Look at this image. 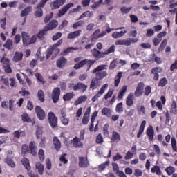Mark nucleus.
I'll return each mask as SVG.
<instances>
[{"label":"nucleus","mask_w":177,"mask_h":177,"mask_svg":"<svg viewBox=\"0 0 177 177\" xmlns=\"http://www.w3.org/2000/svg\"><path fill=\"white\" fill-rule=\"evenodd\" d=\"M106 67H107V65L106 64L100 65L93 71V74H96V77L95 79L92 80L90 85V89H93V88L97 85V81H100V80H103V78L109 75L107 71H103L107 70V68Z\"/></svg>","instance_id":"nucleus-1"},{"label":"nucleus","mask_w":177,"mask_h":177,"mask_svg":"<svg viewBox=\"0 0 177 177\" xmlns=\"http://www.w3.org/2000/svg\"><path fill=\"white\" fill-rule=\"evenodd\" d=\"M21 38L24 46H30V45H32V44L37 42V35H34L30 37L28 32L24 31L21 32Z\"/></svg>","instance_id":"nucleus-2"},{"label":"nucleus","mask_w":177,"mask_h":177,"mask_svg":"<svg viewBox=\"0 0 177 177\" xmlns=\"http://www.w3.org/2000/svg\"><path fill=\"white\" fill-rule=\"evenodd\" d=\"M22 153H29L32 156H37V146L35 142H31L29 145V148L27 145L22 146Z\"/></svg>","instance_id":"nucleus-3"},{"label":"nucleus","mask_w":177,"mask_h":177,"mask_svg":"<svg viewBox=\"0 0 177 177\" xmlns=\"http://www.w3.org/2000/svg\"><path fill=\"white\" fill-rule=\"evenodd\" d=\"M138 41L139 39H119L115 41V45H125L126 46H131V44H136Z\"/></svg>","instance_id":"nucleus-4"},{"label":"nucleus","mask_w":177,"mask_h":177,"mask_svg":"<svg viewBox=\"0 0 177 177\" xmlns=\"http://www.w3.org/2000/svg\"><path fill=\"white\" fill-rule=\"evenodd\" d=\"M48 121L52 128H56V127H57V118L53 112L48 113Z\"/></svg>","instance_id":"nucleus-5"},{"label":"nucleus","mask_w":177,"mask_h":177,"mask_svg":"<svg viewBox=\"0 0 177 177\" xmlns=\"http://www.w3.org/2000/svg\"><path fill=\"white\" fill-rule=\"evenodd\" d=\"M74 6V3H69L64 6L61 10H59L58 16L60 17L62 16H64V15H66L70 8H73Z\"/></svg>","instance_id":"nucleus-6"},{"label":"nucleus","mask_w":177,"mask_h":177,"mask_svg":"<svg viewBox=\"0 0 177 177\" xmlns=\"http://www.w3.org/2000/svg\"><path fill=\"white\" fill-rule=\"evenodd\" d=\"M35 111L39 120H45L46 118L45 111H44V109H42L41 106H36Z\"/></svg>","instance_id":"nucleus-7"},{"label":"nucleus","mask_w":177,"mask_h":177,"mask_svg":"<svg viewBox=\"0 0 177 177\" xmlns=\"http://www.w3.org/2000/svg\"><path fill=\"white\" fill-rule=\"evenodd\" d=\"M58 22L56 20H51L48 24H47L45 26V30L46 31H50V30H54V28H56L58 25Z\"/></svg>","instance_id":"nucleus-8"},{"label":"nucleus","mask_w":177,"mask_h":177,"mask_svg":"<svg viewBox=\"0 0 177 177\" xmlns=\"http://www.w3.org/2000/svg\"><path fill=\"white\" fill-rule=\"evenodd\" d=\"M91 53L93 57H95L96 59H102L104 57V52H102L96 48L91 50Z\"/></svg>","instance_id":"nucleus-9"},{"label":"nucleus","mask_w":177,"mask_h":177,"mask_svg":"<svg viewBox=\"0 0 177 177\" xmlns=\"http://www.w3.org/2000/svg\"><path fill=\"white\" fill-rule=\"evenodd\" d=\"M66 64H67V59L64 57H60L57 60V67H58V68H63Z\"/></svg>","instance_id":"nucleus-10"},{"label":"nucleus","mask_w":177,"mask_h":177,"mask_svg":"<svg viewBox=\"0 0 177 177\" xmlns=\"http://www.w3.org/2000/svg\"><path fill=\"white\" fill-rule=\"evenodd\" d=\"M59 97H60V90L59 89L53 90L52 93V100L53 103H57V102H59Z\"/></svg>","instance_id":"nucleus-11"},{"label":"nucleus","mask_w":177,"mask_h":177,"mask_svg":"<svg viewBox=\"0 0 177 177\" xmlns=\"http://www.w3.org/2000/svg\"><path fill=\"white\" fill-rule=\"evenodd\" d=\"M64 5V0H55L53 3H51V7L53 10L55 9H59L60 6H63Z\"/></svg>","instance_id":"nucleus-12"},{"label":"nucleus","mask_w":177,"mask_h":177,"mask_svg":"<svg viewBox=\"0 0 177 177\" xmlns=\"http://www.w3.org/2000/svg\"><path fill=\"white\" fill-rule=\"evenodd\" d=\"M81 32H82V30H78L75 32H72L68 33V39H75V38H77V37H80L81 35Z\"/></svg>","instance_id":"nucleus-13"},{"label":"nucleus","mask_w":177,"mask_h":177,"mask_svg":"<svg viewBox=\"0 0 177 177\" xmlns=\"http://www.w3.org/2000/svg\"><path fill=\"white\" fill-rule=\"evenodd\" d=\"M46 34H48V30H46L44 28L43 30H39L38 34L36 35V41L37 38L40 39V41H43V39H45V35H46Z\"/></svg>","instance_id":"nucleus-14"},{"label":"nucleus","mask_w":177,"mask_h":177,"mask_svg":"<svg viewBox=\"0 0 177 177\" xmlns=\"http://www.w3.org/2000/svg\"><path fill=\"white\" fill-rule=\"evenodd\" d=\"M88 163L86 158L84 157H79V167L81 168H86L88 167Z\"/></svg>","instance_id":"nucleus-15"},{"label":"nucleus","mask_w":177,"mask_h":177,"mask_svg":"<svg viewBox=\"0 0 177 177\" xmlns=\"http://www.w3.org/2000/svg\"><path fill=\"white\" fill-rule=\"evenodd\" d=\"M127 32V30H121L120 32H115L112 34V37L117 39L118 38H121V37H124Z\"/></svg>","instance_id":"nucleus-16"},{"label":"nucleus","mask_w":177,"mask_h":177,"mask_svg":"<svg viewBox=\"0 0 177 177\" xmlns=\"http://www.w3.org/2000/svg\"><path fill=\"white\" fill-rule=\"evenodd\" d=\"M3 47L8 49V50H12L13 49V40L8 39L3 44Z\"/></svg>","instance_id":"nucleus-17"},{"label":"nucleus","mask_w":177,"mask_h":177,"mask_svg":"<svg viewBox=\"0 0 177 177\" xmlns=\"http://www.w3.org/2000/svg\"><path fill=\"white\" fill-rule=\"evenodd\" d=\"M23 59V53L21 52H15L14 57H13V62H20V60H22Z\"/></svg>","instance_id":"nucleus-18"},{"label":"nucleus","mask_w":177,"mask_h":177,"mask_svg":"<svg viewBox=\"0 0 177 177\" xmlns=\"http://www.w3.org/2000/svg\"><path fill=\"white\" fill-rule=\"evenodd\" d=\"M31 10H32V6H28L25 8L24 10L21 12V17H24L26 16H28L30 15Z\"/></svg>","instance_id":"nucleus-19"},{"label":"nucleus","mask_w":177,"mask_h":177,"mask_svg":"<svg viewBox=\"0 0 177 177\" xmlns=\"http://www.w3.org/2000/svg\"><path fill=\"white\" fill-rule=\"evenodd\" d=\"M53 145L55 146V149L56 150L59 151L60 150V147H62V143L60 142V140L57 138V137L53 138Z\"/></svg>","instance_id":"nucleus-20"},{"label":"nucleus","mask_w":177,"mask_h":177,"mask_svg":"<svg viewBox=\"0 0 177 177\" xmlns=\"http://www.w3.org/2000/svg\"><path fill=\"white\" fill-rule=\"evenodd\" d=\"M147 135L149 136L150 140H153V139H154V129H153L152 126L147 128Z\"/></svg>","instance_id":"nucleus-21"},{"label":"nucleus","mask_w":177,"mask_h":177,"mask_svg":"<svg viewBox=\"0 0 177 177\" xmlns=\"http://www.w3.org/2000/svg\"><path fill=\"white\" fill-rule=\"evenodd\" d=\"M35 167H36V169H37V171L40 175H42L44 174V169L45 168L44 165H42L39 162H37L35 163Z\"/></svg>","instance_id":"nucleus-22"},{"label":"nucleus","mask_w":177,"mask_h":177,"mask_svg":"<svg viewBox=\"0 0 177 177\" xmlns=\"http://www.w3.org/2000/svg\"><path fill=\"white\" fill-rule=\"evenodd\" d=\"M86 63H88V59H86L82 60L79 63L75 64L74 69L79 70V68H81V67H84L85 64H86Z\"/></svg>","instance_id":"nucleus-23"},{"label":"nucleus","mask_w":177,"mask_h":177,"mask_svg":"<svg viewBox=\"0 0 177 177\" xmlns=\"http://www.w3.org/2000/svg\"><path fill=\"white\" fill-rule=\"evenodd\" d=\"M127 106H133V93H130L126 100Z\"/></svg>","instance_id":"nucleus-24"},{"label":"nucleus","mask_w":177,"mask_h":177,"mask_svg":"<svg viewBox=\"0 0 177 177\" xmlns=\"http://www.w3.org/2000/svg\"><path fill=\"white\" fill-rule=\"evenodd\" d=\"M100 38V29H97L93 33V37L91 38V42H95L96 39H99Z\"/></svg>","instance_id":"nucleus-25"},{"label":"nucleus","mask_w":177,"mask_h":177,"mask_svg":"<svg viewBox=\"0 0 177 177\" xmlns=\"http://www.w3.org/2000/svg\"><path fill=\"white\" fill-rule=\"evenodd\" d=\"M86 99H88V97H86V95H82L79 97L78 99L75 102V106H78V104H81V103L86 102Z\"/></svg>","instance_id":"nucleus-26"},{"label":"nucleus","mask_w":177,"mask_h":177,"mask_svg":"<svg viewBox=\"0 0 177 177\" xmlns=\"http://www.w3.org/2000/svg\"><path fill=\"white\" fill-rule=\"evenodd\" d=\"M73 147H81L82 146V142L80 141V139L77 137H75L72 140Z\"/></svg>","instance_id":"nucleus-27"},{"label":"nucleus","mask_w":177,"mask_h":177,"mask_svg":"<svg viewBox=\"0 0 177 177\" xmlns=\"http://www.w3.org/2000/svg\"><path fill=\"white\" fill-rule=\"evenodd\" d=\"M111 109L104 107L102 110V115H106V117H111Z\"/></svg>","instance_id":"nucleus-28"},{"label":"nucleus","mask_w":177,"mask_h":177,"mask_svg":"<svg viewBox=\"0 0 177 177\" xmlns=\"http://www.w3.org/2000/svg\"><path fill=\"white\" fill-rule=\"evenodd\" d=\"M111 140H113V142H120V140H121V137L120 136V134L116 131H113L112 133Z\"/></svg>","instance_id":"nucleus-29"},{"label":"nucleus","mask_w":177,"mask_h":177,"mask_svg":"<svg viewBox=\"0 0 177 177\" xmlns=\"http://www.w3.org/2000/svg\"><path fill=\"white\" fill-rule=\"evenodd\" d=\"M38 99L41 102L44 103L45 102V93L44 91L39 90L37 93Z\"/></svg>","instance_id":"nucleus-30"},{"label":"nucleus","mask_w":177,"mask_h":177,"mask_svg":"<svg viewBox=\"0 0 177 177\" xmlns=\"http://www.w3.org/2000/svg\"><path fill=\"white\" fill-rule=\"evenodd\" d=\"M22 164L24 167H25L26 169H27L28 171H30V169H31V167L30 166V160H28V159L24 158L22 160Z\"/></svg>","instance_id":"nucleus-31"},{"label":"nucleus","mask_w":177,"mask_h":177,"mask_svg":"<svg viewBox=\"0 0 177 177\" xmlns=\"http://www.w3.org/2000/svg\"><path fill=\"white\" fill-rule=\"evenodd\" d=\"M152 74H154L153 80L155 81H158V78L160 77V75H158V68H153L151 70Z\"/></svg>","instance_id":"nucleus-32"},{"label":"nucleus","mask_w":177,"mask_h":177,"mask_svg":"<svg viewBox=\"0 0 177 177\" xmlns=\"http://www.w3.org/2000/svg\"><path fill=\"white\" fill-rule=\"evenodd\" d=\"M168 40L167 39H163V41L160 43V45L158 48V52H162L164 49H165V46H167V44Z\"/></svg>","instance_id":"nucleus-33"},{"label":"nucleus","mask_w":177,"mask_h":177,"mask_svg":"<svg viewBox=\"0 0 177 177\" xmlns=\"http://www.w3.org/2000/svg\"><path fill=\"white\" fill-rule=\"evenodd\" d=\"M150 8L152 9V10H160V6H158L151 5L150 8L147 6H144L142 7V9H144V10H150Z\"/></svg>","instance_id":"nucleus-34"},{"label":"nucleus","mask_w":177,"mask_h":177,"mask_svg":"<svg viewBox=\"0 0 177 177\" xmlns=\"http://www.w3.org/2000/svg\"><path fill=\"white\" fill-rule=\"evenodd\" d=\"M5 162L12 168H15L16 166V165H15V162H13V160L9 157H7V158L5 159Z\"/></svg>","instance_id":"nucleus-35"},{"label":"nucleus","mask_w":177,"mask_h":177,"mask_svg":"<svg viewBox=\"0 0 177 177\" xmlns=\"http://www.w3.org/2000/svg\"><path fill=\"white\" fill-rule=\"evenodd\" d=\"M88 86L85 85L84 83L78 82L75 86H74L73 89H86Z\"/></svg>","instance_id":"nucleus-36"},{"label":"nucleus","mask_w":177,"mask_h":177,"mask_svg":"<svg viewBox=\"0 0 177 177\" xmlns=\"http://www.w3.org/2000/svg\"><path fill=\"white\" fill-rule=\"evenodd\" d=\"M22 118V121L24 122H32V120H31V118L27 114V113H24L21 115Z\"/></svg>","instance_id":"nucleus-37"},{"label":"nucleus","mask_w":177,"mask_h":177,"mask_svg":"<svg viewBox=\"0 0 177 177\" xmlns=\"http://www.w3.org/2000/svg\"><path fill=\"white\" fill-rule=\"evenodd\" d=\"M35 16H36V17H42V16H44V10H42V8L37 7V10L35 12Z\"/></svg>","instance_id":"nucleus-38"},{"label":"nucleus","mask_w":177,"mask_h":177,"mask_svg":"<svg viewBox=\"0 0 177 177\" xmlns=\"http://www.w3.org/2000/svg\"><path fill=\"white\" fill-rule=\"evenodd\" d=\"M103 93H104V91L103 89H101L98 91V93L96 94L94 97H93L92 98V102H96V100H97L99 99V97H100V96H102V95H103Z\"/></svg>","instance_id":"nucleus-39"},{"label":"nucleus","mask_w":177,"mask_h":177,"mask_svg":"<svg viewBox=\"0 0 177 177\" xmlns=\"http://www.w3.org/2000/svg\"><path fill=\"white\" fill-rule=\"evenodd\" d=\"M73 97H74V93H66L63 96V99L65 102L71 100V99H73Z\"/></svg>","instance_id":"nucleus-40"},{"label":"nucleus","mask_w":177,"mask_h":177,"mask_svg":"<svg viewBox=\"0 0 177 177\" xmlns=\"http://www.w3.org/2000/svg\"><path fill=\"white\" fill-rule=\"evenodd\" d=\"M115 52V46L112 45L111 47L108 48V50H105L104 52V55H110V53H114Z\"/></svg>","instance_id":"nucleus-41"},{"label":"nucleus","mask_w":177,"mask_h":177,"mask_svg":"<svg viewBox=\"0 0 177 177\" xmlns=\"http://www.w3.org/2000/svg\"><path fill=\"white\" fill-rule=\"evenodd\" d=\"M92 15L93 14H92L91 11H86L79 17L78 20H81V19H84V17H91Z\"/></svg>","instance_id":"nucleus-42"},{"label":"nucleus","mask_w":177,"mask_h":177,"mask_svg":"<svg viewBox=\"0 0 177 177\" xmlns=\"http://www.w3.org/2000/svg\"><path fill=\"white\" fill-rule=\"evenodd\" d=\"M167 84H168V80H167L166 77H163L160 80L158 83V86H161L162 88H164V86H165Z\"/></svg>","instance_id":"nucleus-43"},{"label":"nucleus","mask_w":177,"mask_h":177,"mask_svg":"<svg viewBox=\"0 0 177 177\" xmlns=\"http://www.w3.org/2000/svg\"><path fill=\"white\" fill-rule=\"evenodd\" d=\"M35 77H36L37 81H39L41 84H45V81L44 80V77L39 73H36L35 74Z\"/></svg>","instance_id":"nucleus-44"},{"label":"nucleus","mask_w":177,"mask_h":177,"mask_svg":"<svg viewBox=\"0 0 177 177\" xmlns=\"http://www.w3.org/2000/svg\"><path fill=\"white\" fill-rule=\"evenodd\" d=\"M84 21L80 20L79 21H77V22L74 23L73 24V28L75 30H77V28H78V27H81V26H84Z\"/></svg>","instance_id":"nucleus-45"},{"label":"nucleus","mask_w":177,"mask_h":177,"mask_svg":"<svg viewBox=\"0 0 177 177\" xmlns=\"http://www.w3.org/2000/svg\"><path fill=\"white\" fill-rule=\"evenodd\" d=\"M131 10L132 7L127 8L125 6H123L120 8L122 15H127V13H129V12H131Z\"/></svg>","instance_id":"nucleus-46"},{"label":"nucleus","mask_w":177,"mask_h":177,"mask_svg":"<svg viewBox=\"0 0 177 177\" xmlns=\"http://www.w3.org/2000/svg\"><path fill=\"white\" fill-rule=\"evenodd\" d=\"M151 171L153 173L156 172L157 175H161V169L158 166H154Z\"/></svg>","instance_id":"nucleus-47"},{"label":"nucleus","mask_w":177,"mask_h":177,"mask_svg":"<svg viewBox=\"0 0 177 177\" xmlns=\"http://www.w3.org/2000/svg\"><path fill=\"white\" fill-rule=\"evenodd\" d=\"M1 82L5 86H9V79L6 76H1Z\"/></svg>","instance_id":"nucleus-48"},{"label":"nucleus","mask_w":177,"mask_h":177,"mask_svg":"<svg viewBox=\"0 0 177 177\" xmlns=\"http://www.w3.org/2000/svg\"><path fill=\"white\" fill-rule=\"evenodd\" d=\"M0 24L3 30H6V17H4L0 19Z\"/></svg>","instance_id":"nucleus-49"},{"label":"nucleus","mask_w":177,"mask_h":177,"mask_svg":"<svg viewBox=\"0 0 177 177\" xmlns=\"http://www.w3.org/2000/svg\"><path fill=\"white\" fill-rule=\"evenodd\" d=\"M165 171L168 175H172V174L175 172V167L169 166V167L166 168Z\"/></svg>","instance_id":"nucleus-50"},{"label":"nucleus","mask_w":177,"mask_h":177,"mask_svg":"<svg viewBox=\"0 0 177 177\" xmlns=\"http://www.w3.org/2000/svg\"><path fill=\"white\" fill-rule=\"evenodd\" d=\"M171 111V113H173V114H175V115L177 114L176 102H175V101L172 102Z\"/></svg>","instance_id":"nucleus-51"},{"label":"nucleus","mask_w":177,"mask_h":177,"mask_svg":"<svg viewBox=\"0 0 177 177\" xmlns=\"http://www.w3.org/2000/svg\"><path fill=\"white\" fill-rule=\"evenodd\" d=\"M171 145H172L173 150L176 152L177 151L176 139L174 137L171 138Z\"/></svg>","instance_id":"nucleus-52"},{"label":"nucleus","mask_w":177,"mask_h":177,"mask_svg":"<svg viewBox=\"0 0 177 177\" xmlns=\"http://www.w3.org/2000/svg\"><path fill=\"white\" fill-rule=\"evenodd\" d=\"M161 41H162V39H159L158 37H155L152 40V42L154 45V46H157L160 44V42H161Z\"/></svg>","instance_id":"nucleus-53"},{"label":"nucleus","mask_w":177,"mask_h":177,"mask_svg":"<svg viewBox=\"0 0 177 177\" xmlns=\"http://www.w3.org/2000/svg\"><path fill=\"white\" fill-rule=\"evenodd\" d=\"M140 46H141V48H143L144 49H151V44H150V43H141Z\"/></svg>","instance_id":"nucleus-54"},{"label":"nucleus","mask_w":177,"mask_h":177,"mask_svg":"<svg viewBox=\"0 0 177 177\" xmlns=\"http://www.w3.org/2000/svg\"><path fill=\"white\" fill-rule=\"evenodd\" d=\"M73 50H78V47H69L64 50V53H70Z\"/></svg>","instance_id":"nucleus-55"},{"label":"nucleus","mask_w":177,"mask_h":177,"mask_svg":"<svg viewBox=\"0 0 177 177\" xmlns=\"http://www.w3.org/2000/svg\"><path fill=\"white\" fill-rule=\"evenodd\" d=\"M38 155H39V158L40 160L44 161V160L45 158V153H44L43 149H40L39 151Z\"/></svg>","instance_id":"nucleus-56"},{"label":"nucleus","mask_w":177,"mask_h":177,"mask_svg":"<svg viewBox=\"0 0 177 177\" xmlns=\"http://www.w3.org/2000/svg\"><path fill=\"white\" fill-rule=\"evenodd\" d=\"M21 41V35L20 34H17L14 38L15 44H19Z\"/></svg>","instance_id":"nucleus-57"},{"label":"nucleus","mask_w":177,"mask_h":177,"mask_svg":"<svg viewBox=\"0 0 177 177\" xmlns=\"http://www.w3.org/2000/svg\"><path fill=\"white\" fill-rule=\"evenodd\" d=\"M130 19H131V23H138V21H139L138 16H136L135 15H131Z\"/></svg>","instance_id":"nucleus-58"},{"label":"nucleus","mask_w":177,"mask_h":177,"mask_svg":"<svg viewBox=\"0 0 177 177\" xmlns=\"http://www.w3.org/2000/svg\"><path fill=\"white\" fill-rule=\"evenodd\" d=\"M62 32H57L55 35L53 36V41H57L59 38H62Z\"/></svg>","instance_id":"nucleus-59"},{"label":"nucleus","mask_w":177,"mask_h":177,"mask_svg":"<svg viewBox=\"0 0 177 177\" xmlns=\"http://www.w3.org/2000/svg\"><path fill=\"white\" fill-rule=\"evenodd\" d=\"M6 73H7V74H10V73H12V68H10V65L8 64L7 65H5L3 66Z\"/></svg>","instance_id":"nucleus-60"},{"label":"nucleus","mask_w":177,"mask_h":177,"mask_svg":"<svg viewBox=\"0 0 177 177\" xmlns=\"http://www.w3.org/2000/svg\"><path fill=\"white\" fill-rule=\"evenodd\" d=\"M116 111L118 113H122V111H123V110H122V102H120V103L117 104Z\"/></svg>","instance_id":"nucleus-61"},{"label":"nucleus","mask_w":177,"mask_h":177,"mask_svg":"<svg viewBox=\"0 0 177 177\" xmlns=\"http://www.w3.org/2000/svg\"><path fill=\"white\" fill-rule=\"evenodd\" d=\"M174 70H177V59L170 66V71H174Z\"/></svg>","instance_id":"nucleus-62"},{"label":"nucleus","mask_w":177,"mask_h":177,"mask_svg":"<svg viewBox=\"0 0 177 177\" xmlns=\"http://www.w3.org/2000/svg\"><path fill=\"white\" fill-rule=\"evenodd\" d=\"M1 62L3 64V67L6 66H7V64H9V59L8 58H5V57H3L1 60Z\"/></svg>","instance_id":"nucleus-63"},{"label":"nucleus","mask_w":177,"mask_h":177,"mask_svg":"<svg viewBox=\"0 0 177 177\" xmlns=\"http://www.w3.org/2000/svg\"><path fill=\"white\" fill-rule=\"evenodd\" d=\"M95 27V24L90 23L86 26V30L87 31H92L93 30V28Z\"/></svg>","instance_id":"nucleus-64"}]
</instances>
